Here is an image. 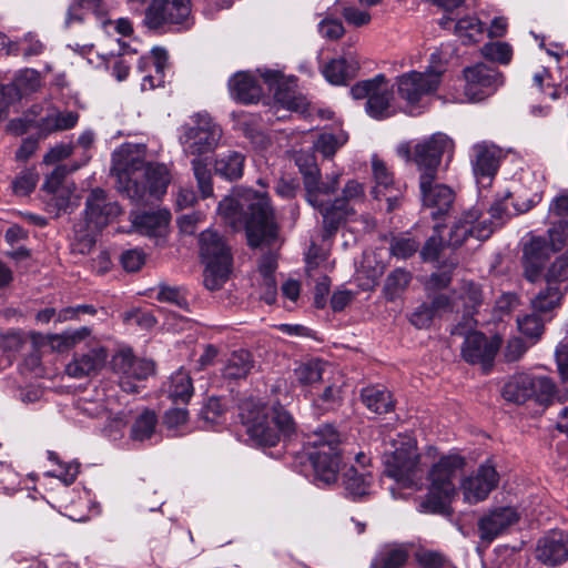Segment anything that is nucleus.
Listing matches in <instances>:
<instances>
[{"mask_svg":"<svg viewBox=\"0 0 568 568\" xmlns=\"http://www.w3.org/2000/svg\"><path fill=\"white\" fill-rule=\"evenodd\" d=\"M144 151L143 145H122L112 154V172L120 192L134 202L148 203L166 192L171 178L164 164H146Z\"/></svg>","mask_w":568,"mask_h":568,"instance_id":"1","label":"nucleus"},{"mask_svg":"<svg viewBox=\"0 0 568 568\" xmlns=\"http://www.w3.org/2000/svg\"><path fill=\"white\" fill-rule=\"evenodd\" d=\"M217 211L234 230L245 227L251 246L271 244L277 236L274 212L265 193L236 189L219 203Z\"/></svg>","mask_w":568,"mask_h":568,"instance_id":"2","label":"nucleus"},{"mask_svg":"<svg viewBox=\"0 0 568 568\" xmlns=\"http://www.w3.org/2000/svg\"><path fill=\"white\" fill-rule=\"evenodd\" d=\"M241 415L250 438L261 446H275L295 433L293 417L282 406L250 400L243 404Z\"/></svg>","mask_w":568,"mask_h":568,"instance_id":"3","label":"nucleus"},{"mask_svg":"<svg viewBox=\"0 0 568 568\" xmlns=\"http://www.w3.org/2000/svg\"><path fill=\"white\" fill-rule=\"evenodd\" d=\"M341 443L339 433L329 424L321 425L307 435L306 445L311 448L308 458L318 486L336 483L341 466Z\"/></svg>","mask_w":568,"mask_h":568,"instance_id":"4","label":"nucleus"},{"mask_svg":"<svg viewBox=\"0 0 568 568\" xmlns=\"http://www.w3.org/2000/svg\"><path fill=\"white\" fill-rule=\"evenodd\" d=\"M121 213L122 209L116 201L102 189H93L85 201V220L74 224V237L83 245L81 251L90 250L97 234Z\"/></svg>","mask_w":568,"mask_h":568,"instance_id":"5","label":"nucleus"},{"mask_svg":"<svg viewBox=\"0 0 568 568\" xmlns=\"http://www.w3.org/2000/svg\"><path fill=\"white\" fill-rule=\"evenodd\" d=\"M464 466V459L457 455L443 456L433 465L429 474V488L420 504L424 511L440 513L456 493L455 478Z\"/></svg>","mask_w":568,"mask_h":568,"instance_id":"6","label":"nucleus"},{"mask_svg":"<svg viewBox=\"0 0 568 568\" xmlns=\"http://www.w3.org/2000/svg\"><path fill=\"white\" fill-rule=\"evenodd\" d=\"M199 245L201 258L205 265L203 283L210 291L219 290L229 280L231 273L230 250L222 236L212 230L201 233Z\"/></svg>","mask_w":568,"mask_h":568,"instance_id":"7","label":"nucleus"},{"mask_svg":"<svg viewBox=\"0 0 568 568\" xmlns=\"http://www.w3.org/2000/svg\"><path fill=\"white\" fill-rule=\"evenodd\" d=\"M392 448L385 455V474L404 487L419 488L422 471L415 440L409 436L398 435L397 439H393Z\"/></svg>","mask_w":568,"mask_h":568,"instance_id":"8","label":"nucleus"},{"mask_svg":"<svg viewBox=\"0 0 568 568\" xmlns=\"http://www.w3.org/2000/svg\"><path fill=\"white\" fill-rule=\"evenodd\" d=\"M221 126L205 112H199L181 126L179 141L187 155L213 152L222 138Z\"/></svg>","mask_w":568,"mask_h":568,"instance_id":"9","label":"nucleus"},{"mask_svg":"<svg viewBox=\"0 0 568 568\" xmlns=\"http://www.w3.org/2000/svg\"><path fill=\"white\" fill-rule=\"evenodd\" d=\"M445 67L437 52L430 55V65L424 71H409L396 79L398 95L408 104H417L423 97L437 91Z\"/></svg>","mask_w":568,"mask_h":568,"instance_id":"10","label":"nucleus"},{"mask_svg":"<svg viewBox=\"0 0 568 568\" xmlns=\"http://www.w3.org/2000/svg\"><path fill=\"white\" fill-rule=\"evenodd\" d=\"M454 142L446 134L437 132L414 148V162L419 173V181L425 185L428 179H438V170L444 154L452 156Z\"/></svg>","mask_w":568,"mask_h":568,"instance_id":"11","label":"nucleus"},{"mask_svg":"<svg viewBox=\"0 0 568 568\" xmlns=\"http://www.w3.org/2000/svg\"><path fill=\"white\" fill-rule=\"evenodd\" d=\"M116 402L106 397L103 390H95L93 396H81L75 400V409L84 417L99 418L105 417L110 420L105 430L109 436L115 439L116 433H120L129 422L128 415L123 410L115 409Z\"/></svg>","mask_w":568,"mask_h":568,"instance_id":"12","label":"nucleus"},{"mask_svg":"<svg viewBox=\"0 0 568 568\" xmlns=\"http://www.w3.org/2000/svg\"><path fill=\"white\" fill-rule=\"evenodd\" d=\"M365 200L364 184L349 180L342 190V196L335 199L331 207L324 211V231L326 236L334 234L342 223L356 213V206Z\"/></svg>","mask_w":568,"mask_h":568,"instance_id":"13","label":"nucleus"},{"mask_svg":"<svg viewBox=\"0 0 568 568\" xmlns=\"http://www.w3.org/2000/svg\"><path fill=\"white\" fill-rule=\"evenodd\" d=\"M112 366L118 375L119 386L125 393L138 392L139 383L154 372L153 362L135 357L131 349H122L114 355Z\"/></svg>","mask_w":568,"mask_h":568,"instance_id":"14","label":"nucleus"},{"mask_svg":"<svg viewBox=\"0 0 568 568\" xmlns=\"http://www.w3.org/2000/svg\"><path fill=\"white\" fill-rule=\"evenodd\" d=\"M464 93L467 101L477 102L491 95L501 84L503 75L495 68L478 63L464 70Z\"/></svg>","mask_w":568,"mask_h":568,"instance_id":"15","label":"nucleus"},{"mask_svg":"<svg viewBox=\"0 0 568 568\" xmlns=\"http://www.w3.org/2000/svg\"><path fill=\"white\" fill-rule=\"evenodd\" d=\"M191 14L190 0H152L146 9L144 23L150 29L164 24H182Z\"/></svg>","mask_w":568,"mask_h":568,"instance_id":"16","label":"nucleus"},{"mask_svg":"<svg viewBox=\"0 0 568 568\" xmlns=\"http://www.w3.org/2000/svg\"><path fill=\"white\" fill-rule=\"evenodd\" d=\"M504 156V151L494 143L483 141L473 145L470 162L481 187L490 186Z\"/></svg>","mask_w":568,"mask_h":568,"instance_id":"17","label":"nucleus"},{"mask_svg":"<svg viewBox=\"0 0 568 568\" xmlns=\"http://www.w3.org/2000/svg\"><path fill=\"white\" fill-rule=\"evenodd\" d=\"M79 120V114L74 111H60L55 108H50L39 119H29L27 121L19 119L10 123V129L20 134L26 132L31 125L38 128L39 132L48 135L52 132L64 131L72 129Z\"/></svg>","mask_w":568,"mask_h":568,"instance_id":"18","label":"nucleus"},{"mask_svg":"<svg viewBox=\"0 0 568 568\" xmlns=\"http://www.w3.org/2000/svg\"><path fill=\"white\" fill-rule=\"evenodd\" d=\"M499 481V475L490 460L483 463L476 473L462 483L464 499L469 504L485 500Z\"/></svg>","mask_w":568,"mask_h":568,"instance_id":"19","label":"nucleus"},{"mask_svg":"<svg viewBox=\"0 0 568 568\" xmlns=\"http://www.w3.org/2000/svg\"><path fill=\"white\" fill-rule=\"evenodd\" d=\"M372 170L375 180V186L373 187L375 199H384L387 202V211L395 210L404 196L403 185L394 182L393 173L385 162L377 156L372 159Z\"/></svg>","mask_w":568,"mask_h":568,"instance_id":"20","label":"nucleus"},{"mask_svg":"<svg viewBox=\"0 0 568 568\" xmlns=\"http://www.w3.org/2000/svg\"><path fill=\"white\" fill-rule=\"evenodd\" d=\"M262 78L271 88L275 87L274 99L277 104L286 110L301 113L305 116H310V103L305 97L298 94L293 89L292 83H284L281 80V74L276 71L266 70L262 73Z\"/></svg>","mask_w":568,"mask_h":568,"instance_id":"21","label":"nucleus"},{"mask_svg":"<svg viewBox=\"0 0 568 568\" xmlns=\"http://www.w3.org/2000/svg\"><path fill=\"white\" fill-rule=\"evenodd\" d=\"M109 357L106 348L98 341L88 346V349L78 354L67 365V373L74 378L91 376L100 372Z\"/></svg>","mask_w":568,"mask_h":568,"instance_id":"22","label":"nucleus"},{"mask_svg":"<svg viewBox=\"0 0 568 568\" xmlns=\"http://www.w3.org/2000/svg\"><path fill=\"white\" fill-rule=\"evenodd\" d=\"M499 346V339H488L483 333L471 332L465 337L462 355L466 362L480 364L487 368L494 361Z\"/></svg>","mask_w":568,"mask_h":568,"instance_id":"23","label":"nucleus"},{"mask_svg":"<svg viewBox=\"0 0 568 568\" xmlns=\"http://www.w3.org/2000/svg\"><path fill=\"white\" fill-rule=\"evenodd\" d=\"M519 519V514L514 507L499 506L490 509L478 521L480 538L488 542L503 534Z\"/></svg>","mask_w":568,"mask_h":568,"instance_id":"24","label":"nucleus"},{"mask_svg":"<svg viewBox=\"0 0 568 568\" xmlns=\"http://www.w3.org/2000/svg\"><path fill=\"white\" fill-rule=\"evenodd\" d=\"M550 237V245L552 251L566 248V252L556 257L555 261L548 266L544 274V280L547 283L555 284L568 292V233L562 235L558 230L550 229L548 231Z\"/></svg>","mask_w":568,"mask_h":568,"instance_id":"25","label":"nucleus"},{"mask_svg":"<svg viewBox=\"0 0 568 568\" xmlns=\"http://www.w3.org/2000/svg\"><path fill=\"white\" fill-rule=\"evenodd\" d=\"M536 558L546 566L555 567L568 560V534L552 530L538 540Z\"/></svg>","mask_w":568,"mask_h":568,"instance_id":"26","label":"nucleus"},{"mask_svg":"<svg viewBox=\"0 0 568 568\" xmlns=\"http://www.w3.org/2000/svg\"><path fill=\"white\" fill-rule=\"evenodd\" d=\"M438 179H428L425 185L419 181V190L423 204L430 210L434 219L445 215L450 210L454 202L453 190L437 182Z\"/></svg>","mask_w":568,"mask_h":568,"instance_id":"27","label":"nucleus"},{"mask_svg":"<svg viewBox=\"0 0 568 568\" xmlns=\"http://www.w3.org/2000/svg\"><path fill=\"white\" fill-rule=\"evenodd\" d=\"M493 232V229L486 221H479V212L475 209L466 212L450 230L448 245L453 247L460 246L468 236H474L478 240L487 239Z\"/></svg>","mask_w":568,"mask_h":568,"instance_id":"28","label":"nucleus"},{"mask_svg":"<svg viewBox=\"0 0 568 568\" xmlns=\"http://www.w3.org/2000/svg\"><path fill=\"white\" fill-rule=\"evenodd\" d=\"M550 242L544 239L532 237L525 244L523 254L524 276L529 282H536L541 274L546 261L549 258Z\"/></svg>","mask_w":568,"mask_h":568,"instance_id":"29","label":"nucleus"},{"mask_svg":"<svg viewBox=\"0 0 568 568\" xmlns=\"http://www.w3.org/2000/svg\"><path fill=\"white\" fill-rule=\"evenodd\" d=\"M539 201V195L535 193L528 197L523 189L515 193L506 192L490 206V215L494 219H503L514 214L529 211Z\"/></svg>","mask_w":568,"mask_h":568,"instance_id":"30","label":"nucleus"},{"mask_svg":"<svg viewBox=\"0 0 568 568\" xmlns=\"http://www.w3.org/2000/svg\"><path fill=\"white\" fill-rule=\"evenodd\" d=\"M320 175H310L308 180L305 181V191L307 202L315 209H317L324 219V211L331 207L332 202L327 199L338 186V175L333 174L326 176V181H321Z\"/></svg>","mask_w":568,"mask_h":568,"instance_id":"31","label":"nucleus"},{"mask_svg":"<svg viewBox=\"0 0 568 568\" xmlns=\"http://www.w3.org/2000/svg\"><path fill=\"white\" fill-rule=\"evenodd\" d=\"M324 383L323 390L312 399L313 406L321 413L336 409L342 405L343 388L345 386L344 377L337 369H334Z\"/></svg>","mask_w":568,"mask_h":568,"instance_id":"32","label":"nucleus"},{"mask_svg":"<svg viewBox=\"0 0 568 568\" xmlns=\"http://www.w3.org/2000/svg\"><path fill=\"white\" fill-rule=\"evenodd\" d=\"M393 99L392 87L383 74L377 75L376 88L366 102L367 113L375 119H384L394 114L390 101Z\"/></svg>","mask_w":568,"mask_h":568,"instance_id":"33","label":"nucleus"},{"mask_svg":"<svg viewBox=\"0 0 568 568\" xmlns=\"http://www.w3.org/2000/svg\"><path fill=\"white\" fill-rule=\"evenodd\" d=\"M170 217V212L166 210L144 212L136 214L132 220V224L136 232L142 235L163 237L168 232Z\"/></svg>","mask_w":568,"mask_h":568,"instance_id":"34","label":"nucleus"},{"mask_svg":"<svg viewBox=\"0 0 568 568\" xmlns=\"http://www.w3.org/2000/svg\"><path fill=\"white\" fill-rule=\"evenodd\" d=\"M231 97L241 103H254L262 95L256 79L247 72H237L229 81Z\"/></svg>","mask_w":568,"mask_h":568,"instance_id":"35","label":"nucleus"},{"mask_svg":"<svg viewBox=\"0 0 568 568\" xmlns=\"http://www.w3.org/2000/svg\"><path fill=\"white\" fill-rule=\"evenodd\" d=\"M95 341L97 339L92 336L91 329L87 326L67 329L61 334H51L47 336V342L50 347L58 352L73 348L81 343H84L88 347Z\"/></svg>","mask_w":568,"mask_h":568,"instance_id":"36","label":"nucleus"},{"mask_svg":"<svg viewBox=\"0 0 568 568\" xmlns=\"http://www.w3.org/2000/svg\"><path fill=\"white\" fill-rule=\"evenodd\" d=\"M358 61L353 57L333 59L323 69L325 79L335 85L345 84L356 75Z\"/></svg>","mask_w":568,"mask_h":568,"instance_id":"37","label":"nucleus"},{"mask_svg":"<svg viewBox=\"0 0 568 568\" xmlns=\"http://www.w3.org/2000/svg\"><path fill=\"white\" fill-rule=\"evenodd\" d=\"M566 293L567 291L561 287L545 282V285L541 286L530 300L531 308L534 312L547 315L561 305Z\"/></svg>","mask_w":568,"mask_h":568,"instance_id":"38","label":"nucleus"},{"mask_svg":"<svg viewBox=\"0 0 568 568\" xmlns=\"http://www.w3.org/2000/svg\"><path fill=\"white\" fill-rule=\"evenodd\" d=\"M528 398L540 405H550L555 400L562 402L566 396L556 389V385L551 378L544 375L530 374Z\"/></svg>","mask_w":568,"mask_h":568,"instance_id":"39","label":"nucleus"},{"mask_svg":"<svg viewBox=\"0 0 568 568\" xmlns=\"http://www.w3.org/2000/svg\"><path fill=\"white\" fill-rule=\"evenodd\" d=\"M335 368L321 359H311L300 364L295 371L297 382L303 386H314L320 381H325Z\"/></svg>","mask_w":568,"mask_h":568,"instance_id":"40","label":"nucleus"},{"mask_svg":"<svg viewBox=\"0 0 568 568\" xmlns=\"http://www.w3.org/2000/svg\"><path fill=\"white\" fill-rule=\"evenodd\" d=\"M245 156L237 151H227L216 156L214 172L216 175L234 181L243 175Z\"/></svg>","mask_w":568,"mask_h":568,"instance_id":"41","label":"nucleus"},{"mask_svg":"<svg viewBox=\"0 0 568 568\" xmlns=\"http://www.w3.org/2000/svg\"><path fill=\"white\" fill-rule=\"evenodd\" d=\"M409 552L408 544L385 545L372 562V568H403L408 560Z\"/></svg>","mask_w":568,"mask_h":568,"instance_id":"42","label":"nucleus"},{"mask_svg":"<svg viewBox=\"0 0 568 568\" xmlns=\"http://www.w3.org/2000/svg\"><path fill=\"white\" fill-rule=\"evenodd\" d=\"M529 383L530 374L528 373H518L513 375L503 386V398L509 403L524 404L529 400Z\"/></svg>","mask_w":568,"mask_h":568,"instance_id":"43","label":"nucleus"},{"mask_svg":"<svg viewBox=\"0 0 568 568\" xmlns=\"http://www.w3.org/2000/svg\"><path fill=\"white\" fill-rule=\"evenodd\" d=\"M364 405L376 414H385L393 409L394 402L390 393L384 387L369 386L362 390Z\"/></svg>","mask_w":568,"mask_h":568,"instance_id":"44","label":"nucleus"},{"mask_svg":"<svg viewBox=\"0 0 568 568\" xmlns=\"http://www.w3.org/2000/svg\"><path fill=\"white\" fill-rule=\"evenodd\" d=\"M342 484L349 496L362 497L369 493L372 476L366 471H358L356 468L349 467L342 476Z\"/></svg>","mask_w":568,"mask_h":568,"instance_id":"45","label":"nucleus"},{"mask_svg":"<svg viewBox=\"0 0 568 568\" xmlns=\"http://www.w3.org/2000/svg\"><path fill=\"white\" fill-rule=\"evenodd\" d=\"M253 368V358L250 352L240 349L233 352L223 369V375L229 379L244 378Z\"/></svg>","mask_w":568,"mask_h":568,"instance_id":"46","label":"nucleus"},{"mask_svg":"<svg viewBox=\"0 0 568 568\" xmlns=\"http://www.w3.org/2000/svg\"><path fill=\"white\" fill-rule=\"evenodd\" d=\"M165 390L173 402H187L193 395L191 376L184 371L175 372L171 375Z\"/></svg>","mask_w":568,"mask_h":568,"instance_id":"47","label":"nucleus"},{"mask_svg":"<svg viewBox=\"0 0 568 568\" xmlns=\"http://www.w3.org/2000/svg\"><path fill=\"white\" fill-rule=\"evenodd\" d=\"M26 342L23 335L17 331L0 334V369L11 365L12 358L22 349Z\"/></svg>","mask_w":568,"mask_h":568,"instance_id":"48","label":"nucleus"},{"mask_svg":"<svg viewBox=\"0 0 568 568\" xmlns=\"http://www.w3.org/2000/svg\"><path fill=\"white\" fill-rule=\"evenodd\" d=\"M412 281V274L404 268L392 271L384 283V294L388 301L399 297Z\"/></svg>","mask_w":568,"mask_h":568,"instance_id":"49","label":"nucleus"},{"mask_svg":"<svg viewBox=\"0 0 568 568\" xmlns=\"http://www.w3.org/2000/svg\"><path fill=\"white\" fill-rule=\"evenodd\" d=\"M517 327L529 341L535 344L544 333L545 320L541 314H525L517 317Z\"/></svg>","mask_w":568,"mask_h":568,"instance_id":"50","label":"nucleus"},{"mask_svg":"<svg viewBox=\"0 0 568 568\" xmlns=\"http://www.w3.org/2000/svg\"><path fill=\"white\" fill-rule=\"evenodd\" d=\"M347 141L348 134L343 130H339L336 133L325 132L322 133L314 143V149L324 158H331Z\"/></svg>","mask_w":568,"mask_h":568,"instance_id":"51","label":"nucleus"},{"mask_svg":"<svg viewBox=\"0 0 568 568\" xmlns=\"http://www.w3.org/2000/svg\"><path fill=\"white\" fill-rule=\"evenodd\" d=\"M151 55L155 68V75H145L142 80V89H153L163 83L164 70L168 65V52L163 48H153Z\"/></svg>","mask_w":568,"mask_h":568,"instance_id":"52","label":"nucleus"},{"mask_svg":"<svg viewBox=\"0 0 568 568\" xmlns=\"http://www.w3.org/2000/svg\"><path fill=\"white\" fill-rule=\"evenodd\" d=\"M454 30L464 43H471L476 42L478 37L483 34L484 27L477 18L465 17L454 24Z\"/></svg>","mask_w":568,"mask_h":568,"instance_id":"53","label":"nucleus"},{"mask_svg":"<svg viewBox=\"0 0 568 568\" xmlns=\"http://www.w3.org/2000/svg\"><path fill=\"white\" fill-rule=\"evenodd\" d=\"M158 423L156 415L151 410H144L134 422L131 429L133 440L143 442L149 439L155 429Z\"/></svg>","mask_w":568,"mask_h":568,"instance_id":"54","label":"nucleus"},{"mask_svg":"<svg viewBox=\"0 0 568 568\" xmlns=\"http://www.w3.org/2000/svg\"><path fill=\"white\" fill-rule=\"evenodd\" d=\"M151 292L156 293L155 298L159 302L169 303L182 310H187L189 304L186 297L180 287L160 283L158 287L151 288Z\"/></svg>","mask_w":568,"mask_h":568,"instance_id":"55","label":"nucleus"},{"mask_svg":"<svg viewBox=\"0 0 568 568\" xmlns=\"http://www.w3.org/2000/svg\"><path fill=\"white\" fill-rule=\"evenodd\" d=\"M43 43L33 34H27L19 43H11L7 50V54L22 53L26 58L39 55L43 52Z\"/></svg>","mask_w":568,"mask_h":568,"instance_id":"56","label":"nucleus"},{"mask_svg":"<svg viewBox=\"0 0 568 568\" xmlns=\"http://www.w3.org/2000/svg\"><path fill=\"white\" fill-rule=\"evenodd\" d=\"M14 84L22 94L34 92L41 88V74L34 69H23L17 73Z\"/></svg>","mask_w":568,"mask_h":568,"instance_id":"57","label":"nucleus"},{"mask_svg":"<svg viewBox=\"0 0 568 568\" xmlns=\"http://www.w3.org/2000/svg\"><path fill=\"white\" fill-rule=\"evenodd\" d=\"M192 169L202 197H210L213 194V185L211 171L207 165L199 158H195L192 161Z\"/></svg>","mask_w":568,"mask_h":568,"instance_id":"58","label":"nucleus"},{"mask_svg":"<svg viewBox=\"0 0 568 568\" xmlns=\"http://www.w3.org/2000/svg\"><path fill=\"white\" fill-rule=\"evenodd\" d=\"M481 54L491 61L507 64L511 60L513 51L508 43L489 42L481 47Z\"/></svg>","mask_w":568,"mask_h":568,"instance_id":"59","label":"nucleus"},{"mask_svg":"<svg viewBox=\"0 0 568 568\" xmlns=\"http://www.w3.org/2000/svg\"><path fill=\"white\" fill-rule=\"evenodd\" d=\"M459 298L463 302L464 308L473 311L483 302L481 290L476 283L465 281L459 288Z\"/></svg>","mask_w":568,"mask_h":568,"instance_id":"60","label":"nucleus"},{"mask_svg":"<svg viewBox=\"0 0 568 568\" xmlns=\"http://www.w3.org/2000/svg\"><path fill=\"white\" fill-rule=\"evenodd\" d=\"M419 247V243L412 237H394L390 243V253L398 258H408L414 255Z\"/></svg>","mask_w":568,"mask_h":568,"instance_id":"61","label":"nucleus"},{"mask_svg":"<svg viewBox=\"0 0 568 568\" xmlns=\"http://www.w3.org/2000/svg\"><path fill=\"white\" fill-rule=\"evenodd\" d=\"M414 557L422 568H442L447 561L442 552L424 548L418 549Z\"/></svg>","mask_w":568,"mask_h":568,"instance_id":"62","label":"nucleus"},{"mask_svg":"<svg viewBox=\"0 0 568 568\" xmlns=\"http://www.w3.org/2000/svg\"><path fill=\"white\" fill-rule=\"evenodd\" d=\"M73 191V184H67L62 187H59L58 191L49 192L51 197L48 202V205L52 206L57 213L65 211L71 204Z\"/></svg>","mask_w":568,"mask_h":568,"instance_id":"63","label":"nucleus"},{"mask_svg":"<svg viewBox=\"0 0 568 568\" xmlns=\"http://www.w3.org/2000/svg\"><path fill=\"white\" fill-rule=\"evenodd\" d=\"M38 180L39 176L33 170H26L13 181V192L18 195H27L34 190Z\"/></svg>","mask_w":568,"mask_h":568,"instance_id":"64","label":"nucleus"}]
</instances>
